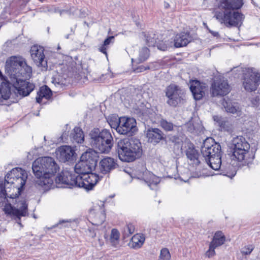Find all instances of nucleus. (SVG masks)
Instances as JSON below:
<instances>
[{"label":"nucleus","instance_id":"f257e3e1","mask_svg":"<svg viewBox=\"0 0 260 260\" xmlns=\"http://www.w3.org/2000/svg\"><path fill=\"white\" fill-rule=\"evenodd\" d=\"M27 178L25 170L16 168L6 175L4 184H0V206H4L5 213L20 225L21 217L28 214L26 200L18 198Z\"/></svg>","mask_w":260,"mask_h":260},{"label":"nucleus","instance_id":"f03ea898","mask_svg":"<svg viewBox=\"0 0 260 260\" xmlns=\"http://www.w3.org/2000/svg\"><path fill=\"white\" fill-rule=\"evenodd\" d=\"M5 69L10 77V83L14 87V95L18 99L27 96L34 89L35 85L26 80L32 73L31 67L20 56H12L6 61Z\"/></svg>","mask_w":260,"mask_h":260},{"label":"nucleus","instance_id":"7ed1b4c3","mask_svg":"<svg viewBox=\"0 0 260 260\" xmlns=\"http://www.w3.org/2000/svg\"><path fill=\"white\" fill-rule=\"evenodd\" d=\"M243 5V0H219V10L215 12L214 17L226 27L240 25L244 18V15L236 11Z\"/></svg>","mask_w":260,"mask_h":260},{"label":"nucleus","instance_id":"20e7f679","mask_svg":"<svg viewBox=\"0 0 260 260\" xmlns=\"http://www.w3.org/2000/svg\"><path fill=\"white\" fill-rule=\"evenodd\" d=\"M32 170L37 179L36 185L49 188L53 183L54 176L59 167L51 157H42L36 159L32 165Z\"/></svg>","mask_w":260,"mask_h":260},{"label":"nucleus","instance_id":"39448f33","mask_svg":"<svg viewBox=\"0 0 260 260\" xmlns=\"http://www.w3.org/2000/svg\"><path fill=\"white\" fill-rule=\"evenodd\" d=\"M117 151L119 159L125 162H131L139 158L142 153L141 143L138 139L125 138L117 143Z\"/></svg>","mask_w":260,"mask_h":260},{"label":"nucleus","instance_id":"423d86ee","mask_svg":"<svg viewBox=\"0 0 260 260\" xmlns=\"http://www.w3.org/2000/svg\"><path fill=\"white\" fill-rule=\"evenodd\" d=\"M201 152L209 166L214 170H218L222 166L221 148L219 143L212 138H207L203 142Z\"/></svg>","mask_w":260,"mask_h":260},{"label":"nucleus","instance_id":"0eeeda50","mask_svg":"<svg viewBox=\"0 0 260 260\" xmlns=\"http://www.w3.org/2000/svg\"><path fill=\"white\" fill-rule=\"evenodd\" d=\"M89 136L91 146L101 153L109 152L113 146V139L109 130L93 128Z\"/></svg>","mask_w":260,"mask_h":260},{"label":"nucleus","instance_id":"6e6552de","mask_svg":"<svg viewBox=\"0 0 260 260\" xmlns=\"http://www.w3.org/2000/svg\"><path fill=\"white\" fill-rule=\"evenodd\" d=\"M231 72L235 74L236 78H240L241 76L242 77L243 85L246 90L252 91L256 89L260 80V75L252 69L236 67Z\"/></svg>","mask_w":260,"mask_h":260},{"label":"nucleus","instance_id":"1a4fd4ad","mask_svg":"<svg viewBox=\"0 0 260 260\" xmlns=\"http://www.w3.org/2000/svg\"><path fill=\"white\" fill-rule=\"evenodd\" d=\"M98 160L97 153L95 151L89 150L83 153L80 160L74 167L75 173L77 176H82L90 173L96 166Z\"/></svg>","mask_w":260,"mask_h":260},{"label":"nucleus","instance_id":"9d476101","mask_svg":"<svg viewBox=\"0 0 260 260\" xmlns=\"http://www.w3.org/2000/svg\"><path fill=\"white\" fill-rule=\"evenodd\" d=\"M234 147L232 154V159H237L239 162L245 161L246 156L250 148L249 144L243 137H237L233 141Z\"/></svg>","mask_w":260,"mask_h":260},{"label":"nucleus","instance_id":"9b49d317","mask_svg":"<svg viewBox=\"0 0 260 260\" xmlns=\"http://www.w3.org/2000/svg\"><path fill=\"white\" fill-rule=\"evenodd\" d=\"M136 177L139 179L143 180L151 189H154L160 181L158 177L150 173L143 166L136 171Z\"/></svg>","mask_w":260,"mask_h":260},{"label":"nucleus","instance_id":"f8f14e48","mask_svg":"<svg viewBox=\"0 0 260 260\" xmlns=\"http://www.w3.org/2000/svg\"><path fill=\"white\" fill-rule=\"evenodd\" d=\"M137 131L136 121L133 118L121 117L117 132L121 135H132Z\"/></svg>","mask_w":260,"mask_h":260},{"label":"nucleus","instance_id":"ddd939ff","mask_svg":"<svg viewBox=\"0 0 260 260\" xmlns=\"http://www.w3.org/2000/svg\"><path fill=\"white\" fill-rule=\"evenodd\" d=\"M44 51V48L38 45H34L30 50L31 57L34 63L38 67H41L42 70L46 71L48 66Z\"/></svg>","mask_w":260,"mask_h":260},{"label":"nucleus","instance_id":"4468645a","mask_svg":"<svg viewBox=\"0 0 260 260\" xmlns=\"http://www.w3.org/2000/svg\"><path fill=\"white\" fill-rule=\"evenodd\" d=\"M79 176L72 172L64 170L58 174L55 180L57 184L67 185L69 187H78L79 182L76 178Z\"/></svg>","mask_w":260,"mask_h":260},{"label":"nucleus","instance_id":"2eb2a0df","mask_svg":"<svg viewBox=\"0 0 260 260\" xmlns=\"http://www.w3.org/2000/svg\"><path fill=\"white\" fill-rule=\"evenodd\" d=\"M181 90L176 84H171L166 89V95L168 98L167 102L171 106L176 107L181 100Z\"/></svg>","mask_w":260,"mask_h":260},{"label":"nucleus","instance_id":"dca6fc26","mask_svg":"<svg viewBox=\"0 0 260 260\" xmlns=\"http://www.w3.org/2000/svg\"><path fill=\"white\" fill-rule=\"evenodd\" d=\"M77 179L79 182L78 187L91 190L98 182L100 177L98 175L91 172L82 176H79Z\"/></svg>","mask_w":260,"mask_h":260},{"label":"nucleus","instance_id":"f3484780","mask_svg":"<svg viewBox=\"0 0 260 260\" xmlns=\"http://www.w3.org/2000/svg\"><path fill=\"white\" fill-rule=\"evenodd\" d=\"M211 91L214 96H223L230 92V86L226 80H215L212 84Z\"/></svg>","mask_w":260,"mask_h":260},{"label":"nucleus","instance_id":"a211bd4d","mask_svg":"<svg viewBox=\"0 0 260 260\" xmlns=\"http://www.w3.org/2000/svg\"><path fill=\"white\" fill-rule=\"evenodd\" d=\"M70 140L73 143L81 144L84 141V135L82 129L79 127H75L73 132L69 135V132L64 131L60 137L62 142H67Z\"/></svg>","mask_w":260,"mask_h":260},{"label":"nucleus","instance_id":"6ab92c4d","mask_svg":"<svg viewBox=\"0 0 260 260\" xmlns=\"http://www.w3.org/2000/svg\"><path fill=\"white\" fill-rule=\"evenodd\" d=\"M56 153L57 157L60 161L63 162L72 161L75 157V151L69 146H62L59 147Z\"/></svg>","mask_w":260,"mask_h":260},{"label":"nucleus","instance_id":"aec40b11","mask_svg":"<svg viewBox=\"0 0 260 260\" xmlns=\"http://www.w3.org/2000/svg\"><path fill=\"white\" fill-rule=\"evenodd\" d=\"M207 89L205 83H201L198 80H193L190 82V89L196 100H201L205 94Z\"/></svg>","mask_w":260,"mask_h":260},{"label":"nucleus","instance_id":"412c9836","mask_svg":"<svg viewBox=\"0 0 260 260\" xmlns=\"http://www.w3.org/2000/svg\"><path fill=\"white\" fill-rule=\"evenodd\" d=\"M117 166L116 160L113 158L110 157H105L100 161V172L103 174H108L110 171L115 169Z\"/></svg>","mask_w":260,"mask_h":260},{"label":"nucleus","instance_id":"4be33fe9","mask_svg":"<svg viewBox=\"0 0 260 260\" xmlns=\"http://www.w3.org/2000/svg\"><path fill=\"white\" fill-rule=\"evenodd\" d=\"M0 94L3 100H9L7 103H4L2 100L1 102L2 105H11V103H15L18 101L17 99L15 100L13 98V94L11 92L9 83H2L0 87Z\"/></svg>","mask_w":260,"mask_h":260},{"label":"nucleus","instance_id":"5701e85b","mask_svg":"<svg viewBox=\"0 0 260 260\" xmlns=\"http://www.w3.org/2000/svg\"><path fill=\"white\" fill-rule=\"evenodd\" d=\"M146 137L148 141L154 145H156L165 138L164 133L157 128H149L146 132Z\"/></svg>","mask_w":260,"mask_h":260},{"label":"nucleus","instance_id":"b1692460","mask_svg":"<svg viewBox=\"0 0 260 260\" xmlns=\"http://www.w3.org/2000/svg\"><path fill=\"white\" fill-rule=\"evenodd\" d=\"M191 41V37L188 32H181L177 34L173 42V46L176 48L186 46Z\"/></svg>","mask_w":260,"mask_h":260},{"label":"nucleus","instance_id":"393cba45","mask_svg":"<svg viewBox=\"0 0 260 260\" xmlns=\"http://www.w3.org/2000/svg\"><path fill=\"white\" fill-rule=\"evenodd\" d=\"M186 155L189 161V164L195 166L200 164L199 153L192 145L189 146L186 149Z\"/></svg>","mask_w":260,"mask_h":260},{"label":"nucleus","instance_id":"a878e982","mask_svg":"<svg viewBox=\"0 0 260 260\" xmlns=\"http://www.w3.org/2000/svg\"><path fill=\"white\" fill-rule=\"evenodd\" d=\"M213 119L215 122H216L221 130L226 131L229 133H232L233 132V127L230 122L225 120L223 118L218 116H214Z\"/></svg>","mask_w":260,"mask_h":260},{"label":"nucleus","instance_id":"bb28decb","mask_svg":"<svg viewBox=\"0 0 260 260\" xmlns=\"http://www.w3.org/2000/svg\"><path fill=\"white\" fill-rule=\"evenodd\" d=\"M51 95L52 91L48 86L46 85L42 86L37 92L36 101L38 103H41L43 98L47 100L49 99Z\"/></svg>","mask_w":260,"mask_h":260},{"label":"nucleus","instance_id":"cd10ccee","mask_svg":"<svg viewBox=\"0 0 260 260\" xmlns=\"http://www.w3.org/2000/svg\"><path fill=\"white\" fill-rule=\"evenodd\" d=\"M222 105L227 112L233 114L237 113V115H239L241 113V110L237 103H232L230 101H226L224 99L222 101Z\"/></svg>","mask_w":260,"mask_h":260},{"label":"nucleus","instance_id":"c85d7f7f","mask_svg":"<svg viewBox=\"0 0 260 260\" xmlns=\"http://www.w3.org/2000/svg\"><path fill=\"white\" fill-rule=\"evenodd\" d=\"M99 209L100 211H99L95 215H94V209H91L90 211V215L92 216L94 218L92 224L96 225L102 224L105 219V215L103 210L100 207H99Z\"/></svg>","mask_w":260,"mask_h":260},{"label":"nucleus","instance_id":"c756f323","mask_svg":"<svg viewBox=\"0 0 260 260\" xmlns=\"http://www.w3.org/2000/svg\"><path fill=\"white\" fill-rule=\"evenodd\" d=\"M225 241V237L223 233L221 231H217L215 233L210 244L215 247H217L223 245Z\"/></svg>","mask_w":260,"mask_h":260},{"label":"nucleus","instance_id":"7c9ffc66","mask_svg":"<svg viewBox=\"0 0 260 260\" xmlns=\"http://www.w3.org/2000/svg\"><path fill=\"white\" fill-rule=\"evenodd\" d=\"M120 233L116 229L111 230L108 242L111 246L117 247L119 244Z\"/></svg>","mask_w":260,"mask_h":260},{"label":"nucleus","instance_id":"2f4dec72","mask_svg":"<svg viewBox=\"0 0 260 260\" xmlns=\"http://www.w3.org/2000/svg\"><path fill=\"white\" fill-rule=\"evenodd\" d=\"M145 238L143 234H137L131 239L132 246L134 248H139L143 244Z\"/></svg>","mask_w":260,"mask_h":260},{"label":"nucleus","instance_id":"473e14b6","mask_svg":"<svg viewBox=\"0 0 260 260\" xmlns=\"http://www.w3.org/2000/svg\"><path fill=\"white\" fill-rule=\"evenodd\" d=\"M187 130L191 133L198 134L203 131V127L199 122H189L186 124Z\"/></svg>","mask_w":260,"mask_h":260},{"label":"nucleus","instance_id":"72a5a7b5","mask_svg":"<svg viewBox=\"0 0 260 260\" xmlns=\"http://www.w3.org/2000/svg\"><path fill=\"white\" fill-rule=\"evenodd\" d=\"M107 120L111 127L115 129L117 131L118 126H119V121L120 120V117H118V116L115 114H113L109 116Z\"/></svg>","mask_w":260,"mask_h":260},{"label":"nucleus","instance_id":"f704fd0d","mask_svg":"<svg viewBox=\"0 0 260 260\" xmlns=\"http://www.w3.org/2000/svg\"><path fill=\"white\" fill-rule=\"evenodd\" d=\"M149 56V50L146 47L142 48L139 51V55L137 59L138 63L145 61Z\"/></svg>","mask_w":260,"mask_h":260},{"label":"nucleus","instance_id":"c9c22d12","mask_svg":"<svg viewBox=\"0 0 260 260\" xmlns=\"http://www.w3.org/2000/svg\"><path fill=\"white\" fill-rule=\"evenodd\" d=\"M158 49L165 51L168 49V48L173 46V42L170 41H158L156 45Z\"/></svg>","mask_w":260,"mask_h":260},{"label":"nucleus","instance_id":"e433bc0d","mask_svg":"<svg viewBox=\"0 0 260 260\" xmlns=\"http://www.w3.org/2000/svg\"><path fill=\"white\" fill-rule=\"evenodd\" d=\"M135 226L132 223L127 224L123 229V237L124 238L129 237L135 232Z\"/></svg>","mask_w":260,"mask_h":260},{"label":"nucleus","instance_id":"4c0bfd02","mask_svg":"<svg viewBox=\"0 0 260 260\" xmlns=\"http://www.w3.org/2000/svg\"><path fill=\"white\" fill-rule=\"evenodd\" d=\"M160 125L161 127L166 131H171L173 129V124L165 119H162L160 121Z\"/></svg>","mask_w":260,"mask_h":260},{"label":"nucleus","instance_id":"58836bf2","mask_svg":"<svg viewBox=\"0 0 260 260\" xmlns=\"http://www.w3.org/2000/svg\"><path fill=\"white\" fill-rule=\"evenodd\" d=\"M171 254L168 248H164L160 250L158 260H170Z\"/></svg>","mask_w":260,"mask_h":260},{"label":"nucleus","instance_id":"ea45409f","mask_svg":"<svg viewBox=\"0 0 260 260\" xmlns=\"http://www.w3.org/2000/svg\"><path fill=\"white\" fill-rule=\"evenodd\" d=\"M254 249V246L252 245H248L245 246L241 250V253L243 255H248L251 253Z\"/></svg>","mask_w":260,"mask_h":260},{"label":"nucleus","instance_id":"a19ab883","mask_svg":"<svg viewBox=\"0 0 260 260\" xmlns=\"http://www.w3.org/2000/svg\"><path fill=\"white\" fill-rule=\"evenodd\" d=\"M216 248V247H215V246H214L210 244H209V248L208 250L207 251H206V252L205 253L206 256L207 257H208V258H210V257H212V256H213L214 255H215L216 254L215 249Z\"/></svg>","mask_w":260,"mask_h":260},{"label":"nucleus","instance_id":"79ce46f5","mask_svg":"<svg viewBox=\"0 0 260 260\" xmlns=\"http://www.w3.org/2000/svg\"><path fill=\"white\" fill-rule=\"evenodd\" d=\"M146 44L149 47L150 46H154L155 44L157 45V42L156 39L154 37H152L151 36H147L146 39Z\"/></svg>","mask_w":260,"mask_h":260},{"label":"nucleus","instance_id":"37998d69","mask_svg":"<svg viewBox=\"0 0 260 260\" xmlns=\"http://www.w3.org/2000/svg\"><path fill=\"white\" fill-rule=\"evenodd\" d=\"M114 36H109L103 42L104 46H106L107 47L111 43H113L114 42Z\"/></svg>","mask_w":260,"mask_h":260},{"label":"nucleus","instance_id":"c03bdc74","mask_svg":"<svg viewBox=\"0 0 260 260\" xmlns=\"http://www.w3.org/2000/svg\"><path fill=\"white\" fill-rule=\"evenodd\" d=\"M71 222V220H60L59 221L58 223L54 226L55 227V226H58L59 225H62V226L60 227V228H61L62 227H67L68 226L69 223H70Z\"/></svg>","mask_w":260,"mask_h":260},{"label":"nucleus","instance_id":"a18cd8bd","mask_svg":"<svg viewBox=\"0 0 260 260\" xmlns=\"http://www.w3.org/2000/svg\"><path fill=\"white\" fill-rule=\"evenodd\" d=\"M146 116H148L151 120H152L153 117L154 116L155 113L153 112V110L150 109H147L145 112Z\"/></svg>","mask_w":260,"mask_h":260},{"label":"nucleus","instance_id":"49530a36","mask_svg":"<svg viewBox=\"0 0 260 260\" xmlns=\"http://www.w3.org/2000/svg\"><path fill=\"white\" fill-rule=\"evenodd\" d=\"M149 67L148 66L145 67L143 66H141L139 67L138 68H137V69H136L135 70V72L136 73H140V72H143L144 71H145L146 70H149Z\"/></svg>","mask_w":260,"mask_h":260},{"label":"nucleus","instance_id":"de8ad7c7","mask_svg":"<svg viewBox=\"0 0 260 260\" xmlns=\"http://www.w3.org/2000/svg\"><path fill=\"white\" fill-rule=\"evenodd\" d=\"M99 50L105 54L106 56H108L107 53V47L106 46H104V44H102L101 46L99 48Z\"/></svg>","mask_w":260,"mask_h":260},{"label":"nucleus","instance_id":"09e8293b","mask_svg":"<svg viewBox=\"0 0 260 260\" xmlns=\"http://www.w3.org/2000/svg\"><path fill=\"white\" fill-rule=\"evenodd\" d=\"M98 243L95 244L96 246H97V247L98 246L102 247L104 244V241L100 239H98Z\"/></svg>","mask_w":260,"mask_h":260},{"label":"nucleus","instance_id":"8fccbe9b","mask_svg":"<svg viewBox=\"0 0 260 260\" xmlns=\"http://www.w3.org/2000/svg\"><path fill=\"white\" fill-rule=\"evenodd\" d=\"M210 32L212 34L213 36L215 37H218L219 36V34L218 32L210 31Z\"/></svg>","mask_w":260,"mask_h":260},{"label":"nucleus","instance_id":"3c124183","mask_svg":"<svg viewBox=\"0 0 260 260\" xmlns=\"http://www.w3.org/2000/svg\"><path fill=\"white\" fill-rule=\"evenodd\" d=\"M255 101H259V99H258V97H256V98H255Z\"/></svg>","mask_w":260,"mask_h":260},{"label":"nucleus","instance_id":"603ef678","mask_svg":"<svg viewBox=\"0 0 260 260\" xmlns=\"http://www.w3.org/2000/svg\"><path fill=\"white\" fill-rule=\"evenodd\" d=\"M258 102V101H254V103H253L254 105H256V103Z\"/></svg>","mask_w":260,"mask_h":260},{"label":"nucleus","instance_id":"864d4df0","mask_svg":"<svg viewBox=\"0 0 260 260\" xmlns=\"http://www.w3.org/2000/svg\"><path fill=\"white\" fill-rule=\"evenodd\" d=\"M2 75L1 72L0 71V76Z\"/></svg>","mask_w":260,"mask_h":260},{"label":"nucleus","instance_id":"5fc2aeb1","mask_svg":"<svg viewBox=\"0 0 260 260\" xmlns=\"http://www.w3.org/2000/svg\"><path fill=\"white\" fill-rule=\"evenodd\" d=\"M44 140H46V137L45 136L44 137Z\"/></svg>","mask_w":260,"mask_h":260}]
</instances>
